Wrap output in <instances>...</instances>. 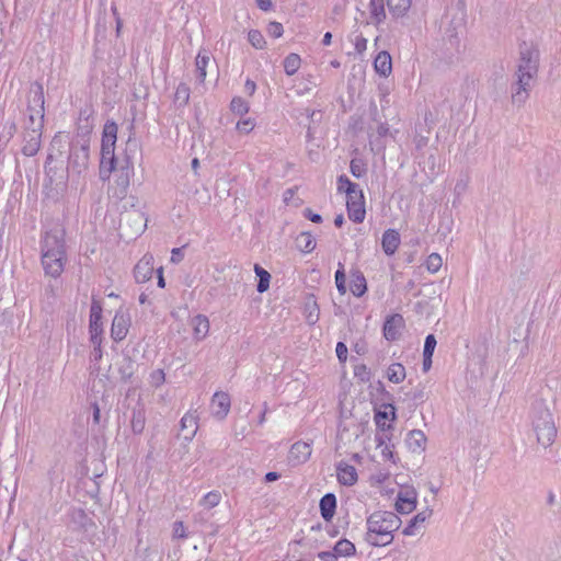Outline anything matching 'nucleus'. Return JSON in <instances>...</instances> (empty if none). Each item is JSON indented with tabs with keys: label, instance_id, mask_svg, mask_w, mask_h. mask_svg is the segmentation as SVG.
Masks as SVG:
<instances>
[{
	"label": "nucleus",
	"instance_id": "nucleus-27",
	"mask_svg": "<svg viewBox=\"0 0 561 561\" xmlns=\"http://www.w3.org/2000/svg\"><path fill=\"white\" fill-rule=\"evenodd\" d=\"M197 419L193 414H185L181 419V430L184 432V439L192 440L197 432Z\"/></svg>",
	"mask_w": 561,
	"mask_h": 561
},
{
	"label": "nucleus",
	"instance_id": "nucleus-60",
	"mask_svg": "<svg viewBox=\"0 0 561 561\" xmlns=\"http://www.w3.org/2000/svg\"><path fill=\"white\" fill-rule=\"evenodd\" d=\"M257 7L263 11H268L272 8V0H256Z\"/></svg>",
	"mask_w": 561,
	"mask_h": 561
},
{
	"label": "nucleus",
	"instance_id": "nucleus-64",
	"mask_svg": "<svg viewBox=\"0 0 561 561\" xmlns=\"http://www.w3.org/2000/svg\"><path fill=\"white\" fill-rule=\"evenodd\" d=\"M331 41H332V34L330 32H327L322 39L323 45L329 46L331 44Z\"/></svg>",
	"mask_w": 561,
	"mask_h": 561
},
{
	"label": "nucleus",
	"instance_id": "nucleus-63",
	"mask_svg": "<svg viewBox=\"0 0 561 561\" xmlns=\"http://www.w3.org/2000/svg\"><path fill=\"white\" fill-rule=\"evenodd\" d=\"M93 420L95 423L100 421V408L96 403L93 405Z\"/></svg>",
	"mask_w": 561,
	"mask_h": 561
},
{
	"label": "nucleus",
	"instance_id": "nucleus-2",
	"mask_svg": "<svg viewBox=\"0 0 561 561\" xmlns=\"http://www.w3.org/2000/svg\"><path fill=\"white\" fill-rule=\"evenodd\" d=\"M539 70V50L533 45L524 43L519 48V58L515 71V81L512 84V103L522 106L529 98Z\"/></svg>",
	"mask_w": 561,
	"mask_h": 561
},
{
	"label": "nucleus",
	"instance_id": "nucleus-31",
	"mask_svg": "<svg viewBox=\"0 0 561 561\" xmlns=\"http://www.w3.org/2000/svg\"><path fill=\"white\" fill-rule=\"evenodd\" d=\"M386 376L390 382L401 383L407 377V371L401 363H392L388 367Z\"/></svg>",
	"mask_w": 561,
	"mask_h": 561
},
{
	"label": "nucleus",
	"instance_id": "nucleus-38",
	"mask_svg": "<svg viewBox=\"0 0 561 561\" xmlns=\"http://www.w3.org/2000/svg\"><path fill=\"white\" fill-rule=\"evenodd\" d=\"M442 265L443 260L440 255L437 253L430 254L425 262L426 270L432 274L437 273L440 270Z\"/></svg>",
	"mask_w": 561,
	"mask_h": 561
},
{
	"label": "nucleus",
	"instance_id": "nucleus-32",
	"mask_svg": "<svg viewBox=\"0 0 561 561\" xmlns=\"http://www.w3.org/2000/svg\"><path fill=\"white\" fill-rule=\"evenodd\" d=\"M297 247L305 253H310L316 248V240L309 232H301L296 239Z\"/></svg>",
	"mask_w": 561,
	"mask_h": 561
},
{
	"label": "nucleus",
	"instance_id": "nucleus-11",
	"mask_svg": "<svg viewBox=\"0 0 561 561\" xmlns=\"http://www.w3.org/2000/svg\"><path fill=\"white\" fill-rule=\"evenodd\" d=\"M433 514V511L430 508H425L419 512L403 528L402 534L408 537H414L423 535L424 527L423 525L427 522Z\"/></svg>",
	"mask_w": 561,
	"mask_h": 561
},
{
	"label": "nucleus",
	"instance_id": "nucleus-51",
	"mask_svg": "<svg viewBox=\"0 0 561 561\" xmlns=\"http://www.w3.org/2000/svg\"><path fill=\"white\" fill-rule=\"evenodd\" d=\"M267 32L272 37L278 38L283 35V32H284L283 25L278 22H271L268 24Z\"/></svg>",
	"mask_w": 561,
	"mask_h": 561
},
{
	"label": "nucleus",
	"instance_id": "nucleus-1",
	"mask_svg": "<svg viewBox=\"0 0 561 561\" xmlns=\"http://www.w3.org/2000/svg\"><path fill=\"white\" fill-rule=\"evenodd\" d=\"M117 124L106 122L103 126L101 144L100 178L102 181L110 179L114 172V181L108 186V196L122 201L128 193L133 163L129 159L118 161L115 157V144L117 140Z\"/></svg>",
	"mask_w": 561,
	"mask_h": 561
},
{
	"label": "nucleus",
	"instance_id": "nucleus-8",
	"mask_svg": "<svg viewBox=\"0 0 561 561\" xmlns=\"http://www.w3.org/2000/svg\"><path fill=\"white\" fill-rule=\"evenodd\" d=\"M347 213L351 220L354 222H363L365 219V201L363 191L357 187L354 191L347 192Z\"/></svg>",
	"mask_w": 561,
	"mask_h": 561
},
{
	"label": "nucleus",
	"instance_id": "nucleus-25",
	"mask_svg": "<svg viewBox=\"0 0 561 561\" xmlns=\"http://www.w3.org/2000/svg\"><path fill=\"white\" fill-rule=\"evenodd\" d=\"M350 290L356 297H362L367 290L366 278L359 271H354L351 274Z\"/></svg>",
	"mask_w": 561,
	"mask_h": 561
},
{
	"label": "nucleus",
	"instance_id": "nucleus-36",
	"mask_svg": "<svg viewBox=\"0 0 561 561\" xmlns=\"http://www.w3.org/2000/svg\"><path fill=\"white\" fill-rule=\"evenodd\" d=\"M301 64V59L297 54H289L284 60V69L288 76L295 75Z\"/></svg>",
	"mask_w": 561,
	"mask_h": 561
},
{
	"label": "nucleus",
	"instance_id": "nucleus-52",
	"mask_svg": "<svg viewBox=\"0 0 561 561\" xmlns=\"http://www.w3.org/2000/svg\"><path fill=\"white\" fill-rule=\"evenodd\" d=\"M379 440V444H378V447L381 448V455L385 459L387 460H392L394 461V456H393V451H392V448L390 445L388 444H383L381 442V439H378Z\"/></svg>",
	"mask_w": 561,
	"mask_h": 561
},
{
	"label": "nucleus",
	"instance_id": "nucleus-19",
	"mask_svg": "<svg viewBox=\"0 0 561 561\" xmlns=\"http://www.w3.org/2000/svg\"><path fill=\"white\" fill-rule=\"evenodd\" d=\"M374 68L381 77H389L392 72V60L390 54L386 50L378 53L374 60Z\"/></svg>",
	"mask_w": 561,
	"mask_h": 561
},
{
	"label": "nucleus",
	"instance_id": "nucleus-47",
	"mask_svg": "<svg viewBox=\"0 0 561 561\" xmlns=\"http://www.w3.org/2000/svg\"><path fill=\"white\" fill-rule=\"evenodd\" d=\"M352 41L354 43L355 51L358 55L364 54L367 49V39L362 34H357Z\"/></svg>",
	"mask_w": 561,
	"mask_h": 561
},
{
	"label": "nucleus",
	"instance_id": "nucleus-12",
	"mask_svg": "<svg viewBox=\"0 0 561 561\" xmlns=\"http://www.w3.org/2000/svg\"><path fill=\"white\" fill-rule=\"evenodd\" d=\"M230 407H231V401H230V397L227 392H224V391L215 392V394L213 396V399H211V403H210L211 413L215 417H217L219 420H224L228 415V413L230 411Z\"/></svg>",
	"mask_w": 561,
	"mask_h": 561
},
{
	"label": "nucleus",
	"instance_id": "nucleus-62",
	"mask_svg": "<svg viewBox=\"0 0 561 561\" xmlns=\"http://www.w3.org/2000/svg\"><path fill=\"white\" fill-rule=\"evenodd\" d=\"M279 479V474L277 472L271 471L265 474L266 482H273Z\"/></svg>",
	"mask_w": 561,
	"mask_h": 561
},
{
	"label": "nucleus",
	"instance_id": "nucleus-6",
	"mask_svg": "<svg viewBox=\"0 0 561 561\" xmlns=\"http://www.w3.org/2000/svg\"><path fill=\"white\" fill-rule=\"evenodd\" d=\"M44 104L45 99L43 85L38 82H35L31 85L30 89L27 105L30 126L26 129H43L45 115Z\"/></svg>",
	"mask_w": 561,
	"mask_h": 561
},
{
	"label": "nucleus",
	"instance_id": "nucleus-61",
	"mask_svg": "<svg viewBox=\"0 0 561 561\" xmlns=\"http://www.w3.org/2000/svg\"><path fill=\"white\" fill-rule=\"evenodd\" d=\"M431 366H432V356L423 355V370L424 371L430 370Z\"/></svg>",
	"mask_w": 561,
	"mask_h": 561
},
{
	"label": "nucleus",
	"instance_id": "nucleus-45",
	"mask_svg": "<svg viewBox=\"0 0 561 561\" xmlns=\"http://www.w3.org/2000/svg\"><path fill=\"white\" fill-rule=\"evenodd\" d=\"M149 379L151 386L158 388L165 381V374L162 369H156L150 374Z\"/></svg>",
	"mask_w": 561,
	"mask_h": 561
},
{
	"label": "nucleus",
	"instance_id": "nucleus-57",
	"mask_svg": "<svg viewBox=\"0 0 561 561\" xmlns=\"http://www.w3.org/2000/svg\"><path fill=\"white\" fill-rule=\"evenodd\" d=\"M90 341L94 347L101 346L102 333H90Z\"/></svg>",
	"mask_w": 561,
	"mask_h": 561
},
{
	"label": "nucleus",
	"instance_id": "nucleus-55",
	"mask_svg": "<svg viewBox=\"0 0 561 561\" xmlns=\"http://www.w3.org/2000/svg\"><path fill=\"white\" fill-rule=\"evenodd\" d=\"M183 256L182 249L175 248L171 252V262L178 264L183 260Z\"/></svg>",
	"mask_w": 561,
	"mask_h": 561
},
{
	"label": "nucleus",
	"instance_id": "nucleus-15",
	"mask_svg": "<svg viewBox=\"0 0 561 561\" xmlns=\"http://www.w3.org/2000/svg\"><path fill=\"white\" fill-rule=\"evenodd\" d=\"M337 481L346 486H352L357 482L358 476L354 466L345 461H340L336 465Z\"/></svg>",
	"mask_w": 561,
	"mask_h": 561
},
{
	"label": "nucleus",
	"instance_id": "nucleus-43",
	"mask_svg": "<svg viewBox=\"0 0 561 561\" xmlns=\"http://www.w3.org/2000/svg\"><path fill=\"white\" fill-rule=\"evenodd\" d=\"M230 108L233 113L239 115H244L249 112L248 103L240 96H236L232 99L230 103Z\"/></svg>",
	"mask_w": 561,
	"mask_h": 561
},
{
	"label": "nucleus",
	"instance_id": "nucleus-39",
	"mask_svg": "<svg viewBox=\"0 0 561 561\" xmlns=\"http://www.w3.org/2000/svg\"><path fill=\"white\" fill-rule=\"evenodd\" d=\"M221 494L217 491L208 492L201 501V505L210 510L219 504Z\"/></svg>",
	"mask_w": 561,
	"mask_h": 561
},
{
	"label": "nucleus",
	"instance_id": "nucleus-14",
	"mask_svg": "<svg viewBox=\"0 0 561 561\" xmlns=\"http://www.w3.org/2000/svg\"><path fill=\"white\" fill-rule=\"evenodd\" d=\"M153 256L145 254L136 264L134 268V276L137 283H146L152 277L153 273Z\"/></svg>",
	"mask_w": 561,
	"mask_h": 561
},
{
	"label": "nucleus",
	"instance_id": "nucleus-18",
	"mask_svg": "<svg viewBox=\"0 0 561 561\" xmlns=\"http://www.w3.org/2000/svg\"><path fill=\"white\" fill-rule=\"evenodd\" d=\"M400 245V234L394 229H388L383 232L381 239V247L383 252L387 255H392L396 253Z\"/></svg>",
	"mask_w": 561,
	"mask_h": 561
},
{
	"label": "nucleus",
	"instance_id": "nucleus-5",
	"mask_svg": "<svg viewBox=\"0 0 561 561\" xmlns=\"http://www.w3.org/2000/svg\"><path fill=\"white\" fill-rule=\"evenodd\" d=\"M531 424L537 435V442L543 446H550L557 436V428L547 402L536 400L531 405Z\"/></svg>",
	"mask_w": 561,
	"mask_h": 561
},
{
	"label": "nucleus",
	"instance_id": "nucleus-4",
	"mask_svg": "<svg viewBox=\"0 0 561 561\" xmlns=\"http://www.w3.org/2000/svg\"><path fill=\"white\" fill-rule=\"evenodd\" d=\"M401 524V518L394 512L375 511L366 518L364 539L369 546L387 547L392 543Z\"/></svg>",
	"mask_w": 561,
	"mask_h": 561
},
{
	"label": "nucleus",
	"instance_id": "nucleus-21",
	"mask_svg": "<svg viewBox=\"0 0 561 561\" xmlns=\"http://www.w3.org/2000/svg\"><path fill=\"white\" fill-rule=\"evenodd\" d=\"M102 306L101 304L93 299L90 309V324L89 331L90 333H103L102 327Z\"/></svg>",
	"mask_w": 561,
	"mask_h": 561
},
{
	"label": "nucleus",
	"instance_id": "nucleus-59",
	"mask_svg": "<svg viewBox=\"0 0 561 561\" xmlns=\"http://www.w3.org/2000/svg\"><path fill=\"white\" fill-rule=\"evenodd\" d=\"M306 217L316 224H319L322 221L321 216L319 214H313L310 209H306Z\"/></svg>",
	"mask_w": 561,
	"mask_h": 561
},
{
	"label": "nucleus",
	"instance_id": "nucleus-44",
	"mask_svg": "<svg viewBox=\"0 0 561 561\" xmlns=\"http://www.w3.org/2000/svg\"><path fill=\"white\" fill-rule=\"evenodd\" d=\"M357 187H358V185L353 183V182H351L348 180V178L345 176V175H341L337 179V190L340 192H345L347 194V192H351L352 190L354 191Z\"/></svg>",
	"mask_w": 561,
	"mask_h": 561
},
{
	"label": "nucleus",
	"instance_id": "nucleus-10",
	"mask_svg": "<svg viewBox=\"0 0 561 561\" xmlns=\"http://www.w3.org/2000/svg\"><path fill=\"white\" fill-rule=\"evenodd\" d=\"M130 327V317L128 313L118 310L112 321L111 336L114 341L119 342L124 340Z\"/></svg>",
	"mask_w": 561,
	"mask_h": 561
},
{
	"label": "nucleus",
	"instance_id": "nucleus-48",
	"mask_svg": "<svg viewBox=\"0 0 561 561\" xmlns=\"http://www.w3.org/2000/svg\"><path fill=\"white\" fill-rule=\"evenodd\" d=\"M436 344L437 342L435 336L433 334L427 335L424 343L423 355L433 356Z\"/></svg>",
	"mask_w": 561,
	"mask_h": 561
},
{
	"label": "nucleus",
	"instance_id": "nucleus-40",
	"mask_svg": "<svg viewBox=\"0 0 561 561\" xmlns=\"http://www.w3.org/2000/svg\"><path fill=\"white\" fill-rule=\"evenodd\" d=\"M335 285H336L337 291L341 295L346 294V290H347L346 289V276H345L344 266L342 263H339V268L335 272Z\"/></svg>",
	"mask_w": 561,
	"mask_h": 561
},
{
	"label": "nucleus",
	"instance_id": "nucleus-20",
	"mask_svg": "<svg viewBox=\"0 0 561 561\" xmlns=\"http://www.w3.org/2000/svg\"><path fill=\"white\" fill-rule=\"evenodd\" d=\"M426 440V436L422 431L413 430L409 432L405 443L412 453L420 454L425 449Z\"/></svg>",
	"mask_w": 561,
	"mask_h": 561
},
{
	"label": "nucleus",
	"instance_id": "nucleus-7",
	"mask_svg": "<svg viewBox=\"0 0 561 561\" xmlns=\"http://www.w3.org/2000/svg\"><path fill=\"white\" fill-rule=\"evenodd\" d=\"M89 140L83 139L82 141H77L71 147V152L69 157V170L81 174L88 169L89 165Z\"/></svg>",
	"mask_w": 561,
	"mask_h": 561
},
{
	"label": "nucleus",
	"instance_id": "nucleus-13",
	"mask_svg": "<svg viewBox=\"0 0 561 561\" xmlns=\"http://www.w3.org/2000/svg\"><path fill=\"white\" fill-rule=\"evenodd\" d=\"M42 130L25 129L23 134L22 153L26 157L35 156L41 148Z\"/></svg>",
	"mask_w": 561,
	"mask_h": 561
},
{
	"label": "nucleus",
	"instance_id": "nucleus-41",
	"mask_svg": "<svg viewBox=\"0 0 561 561\" xmlns=\"http://www.w3.org/2000/svg\"><path fill=\"white\" fill-rule=\"evenodd\" d=\"M546 505L553 515L561 513V501L552 491H549L547 494Z\"/></svg>",
	"mask_w": 561,
	"mask_h": 561
},
{
	"label": "nucleus",
	"instance_id": "nucleus-26",
	"mask_svg": "<svg viewBox=\"0 0 561 561\" xmlns=\"http://www.w3.org/2000/svg\"><path fill=\"white\" fill-rule=\"evenodd\" d=\"M304 312L309 324L313 325L318 322L320 310L313 296H309L304 305Z\"/></svg>",
	"mask_w": 561,
	"mask_h": 561
},
{
	"label": "nucleus",
	"instance_id": "nucleus-30",
	"mask_svg": "<svg viewBox=\"0 0 561 561\" xmlns=\"http://www.w3.org/2000/svg\"><path fill=\"white\" fill-rule=\"evenodd\" d=\"M210 62V56L206 50H202L197 54L195 66H196V73L197 78L201 82H204L207 76V67Z\"/></svg>",
	"mask_w": 561,
	"mask_h": 561
},
{
	"label": "nucleus",
	"instance_id": "nucleus-46",
	"mask_svg": "<svg viewBox=\"0 0 561 561\" xmlns=\"http://www.w3.org/2000/svg\"><path fill=\"white\" fill-rule=\"evenodd\" d=\"M350 170H351V173L353 174V176H355L357 179L362 178L366 171L364 163L358 159H353L351 161Z\"/></svg>",
	"mask_w": 561,
	"mask_h": 561
},
{
	"label": "nucleus",
	"instance_id": "nucleus-53",
	"mask_svg": "<svg viewBox=\"0 0 561 561\" xmlns=\"http://www.w3.org/2000/svg\"><path fill=\"white\" fill-rule=\"evenodd\" d=\"M335 352L339 360L345 363L347 359V346L343 342H339Z\"/></svg>",
	"mask_w": 561,
	"mask_h": 561
},
{
	"label": "nucleus",
	"instance_id": "nucleus-35",
	"mask_svg": "<svg viewBox=\"0 0 561 561\" xmlns=\"http://www.w3.org/2000/svg\"><path fill=\"white\" fill-rule=\"evenodd\" d=\"M334 551L337 554V557H350L355 553V546L353 542H351L347 539H341L339 540L334 546Z\"/></svg>",
	"mask_w": 561,
	"mask_h": 561
},
{
	"label": "nucleus",
	"instance_id": "nucleus-22",
	"mask_svg": "<svg viewBox=\"0 0 561 561\" xmlns=\"http://www.w3.org/2000/svg\"><path fill=\"white\" fill-rule=\"evenodd\" d=\"M191 325L193 328V333L196 341L204 340L207 336L210 328L209 320L204 314L195 316L191 321Z\"/></svg>",
	"mask_w": 561,
	"mask_h": 561
},
{
	"label": "nucleus",
	"instance_id": "nucleus-29",
	"mask_svg": "<svg viewBox=\"0 0 561 561\" xmlns=\"http://www.w3.org/2000/svg\"><path fill=\"white\" fill-rule=\"evenodd\" d=\"M369 13L373 23H382L386 20L385 0H370Z\"/></svg>",
	"mask_w": 561,
	"mask_h": 561
},
{
	"label": "nucleus",
	"instance_id": "nucleus-37",
	"mask_svg": "<svg viewBox=\"0 0 561 561\" xmlns=\"http://www.w3.org/2000/svg\"><path fill=\"white\" fill-rule=\"evenodd\" d=\"M191 90L185 83H180L174 93V102L180 106H185L190 101Z\"/></svg>",
	"mask_w": 561,
	"mask_h": 561
},
{
	"label": "nucleus",
	"instance_id": "nucleus-3",
	"mask_svg": "<svg viewBox=\"0 0 561 561\" xmlns=\"http://www.w3.org/2000/svg\"><path fill=\"white\" fill-rule=\"evenodd\" d=\"M41 262L45 275L59 277L67 262L65 231L56 226L46 231L41 241Z\"/></svg>",
	"mask_w": 561,
	"mask_h": 561
},
{
	"label": "nucleus",
	"instance_id": "nucleus-17",
	"mask_svg": "<svg viewBox=\"0 0 561 561\" xmlns=\"http://www.w3.org/2000/svg\"><path fill=\"white\" fill-rule=\"evenodd\" d=\"M311 456V446L305 442L295 443L288 455V459L294 465L305 463Z\"/></svg>",
	"mask_w": 561,
	"mask_h": 561
},
{
	"label": "nucleus",
	"instance_id": "nucleus-9",
	"mask_svg": "<svg viewBox=\"0 0 561 561\" xmlns=\"http://www.w3.org/2000/svg\"><path fill=\"white\" fill-rule=\"evenodd\" d=\"M417 493L414 489H403L397 495L394 504L399 514H410L416 508Z\"/></svg>",
	"mask_w": 561,
	"mask_h": 561
},
{
	"label": "nucleus",
	"instance_id": "nucleus-33",
	"mask_svg": "<svg viewBox=\"0 0 561 561\" xmlns=\"http://www.w3.org/2000/svg\"><path fill=\"white\" fill-rule=\"evenodd\" d=\"M254 272L259 277L257 291L265 293L270 287L271 274L257 264L254 265Z\"/></svg>",
	"mask_w": 561,
	"mask_h": 561
},
{
	"label": "nucleus",
	"instance_id": "nucleus-42",
	"mask_svg": "<svg viewBox=\"0 0 561 561\" xmlns=\"http://www.w3.org/2000/svg\"><path fill=\"white\" fill-rule=\"evenodd\" d=\"M248 39L250 44L256 49H263L265 47V38L257 30H251L248 34Z\"/></svg>",
	"mask_w": 561,
	"mask_h": 561
},
{
	"label": "nucleus",
	"instance_id": "nucleus-34",
	"mask_svg": "<svg viewBox=\"0 0 561 561\" xmlns=\"http://www.w3.org/2000/svg\"><path fill=\"white\" fill-rule=\"evenodd\" d=\"M130 425L135 434H140L144 432L146 425V415L142 409L134 410Z\"/></svg>",
	"mask_w": 561,
	"mask_h": 561
},
{
	"label": "nucleus",
	"instance_id": "nucleus-56",
	"mask_svg": "<svg viewBox=\"0 0 561 561\" xmlns=\"http://www.w3.org/2000/svg\"><path fill=\"white\" fill-rule=\"evenodd\" d=\"M256 90V84L254 81L248 79L244 83V92L249 95H253Z\"/></svg>",
	"mask_w": 561,
	"mask_h": 561
},
{
	"label": "nucleus",
	"instance_id": "nucleus-23",
	"mask_svg": "<svg viewBox=\"0 0 561 561\" xmlns=\"http://www.w3.org/2000/svg\"><path fill=\"white\" fill-rule=\"evenodd\" d=\"M336 508V497L332 493H328L320 500V512L324 520L329 522L334 516Z\"/></svg>",
	"mask_w": 561,
	"mask_h": 561
},
{
	"label": "nucleus",
	"instance_id": "nucleus-54",
	"mask_svg": "<svg viewBox=\"0 0 561 561\" xmlns=\"http://www.w3.org/2000/svg\"><path fill=\"white\" fill-rule=\"evenodd\" d=\"M319 559L322 561H336L337 554L334 549L332 551H322L318 554Z\"/></svg>",
	"mask_w": 561,
	"mask_h": 561
},
{
	"label": "nucleus",
	"instance_id": "nucleus-50",
	"mask_svg": "<svg viewBox=\"0 0 561 561\" xmlns=\"http://www.w3.org/2000/svg\"><path fill=\"white\" fill-rule=\"evenodd\" d=\"M172 536H173V538H181V539L187 537L186 529H185L183 522H175L173 524Z\"/></svg>",
	"mask_w": 561,
	"mask_h": 561
},
{
	"label": "nucleus",
	"instance_id": "nucleus-58",
	"mask_svg": "<svg viewBox=\"0 0 561 561\" xmlns=\"http://www.w3.org/2000/svg\"><path fill=\"white\" fill-rule=\"evenodd\" d=\"M112 12H113V15L115 16V21H116V32H117V34H119L122 25H123L122 19L117 12L116 7H112Z\"/></svg>",
	"mask_w": 561,
	"mask_h": 561
},
{
	"label": "nucleus",
	"instance_id": "nucleus-49",
	"mask_svg": "<svg viewBox=\"0 0 561 561\" xmlns=\"http://www.w3.org/2000/svg\"><path fill=\"white\" fill-rule=\"evenodd\" d=\"M254 126L255 123L252 118H245L243 121H239L236 127L240 133L249 134L254 128Z\"/></svg>",
	"mask_w": 561,
	"mask_h": 561
},
{
	"label": "nucleus",
	"instance_id": "nucleus-24",
	"mask_svg": "<svg viewBox=\"0 0 561 561\" xmlns=\"http://www.w3.org/2000/svg\"><path fill=\"white\" fill-rule=\"evenodd\" d=\"M133 221L135 224L134 230L131 234L138 236L141 234L146 229V218L144 217V214L139 211H133L130 214H127L124 218V221L121 224V229H125V226Z\"/></svg>",
	"mask_w": 561,
	"mask_h": 561
},
{
	"label": "nucleus",
	"instance_id": "nucleus-28",
	"mask_svg": "<svg viewBox=\"0 0 561 561\" xmlns=\"http://www.w3.org/2000/svg\"><path fill=\"white\" fill-rule=\"evenodd\" d=\"M412 0H387L389 12L393 18H403L409 12Z\"/></svg>",
	"mask_w": 561,
	"mask_h": 561
},
{
	"label": "nucleus",
	"instance_id": "nucleus-16",
	"mask_svg": "<svg viewBox=\"0 0 561 561\" xmlns=\"http://www.w3.org/2000/svg\"><path fill=\"white\" fill-rule=\"evenodd\" d=\"M404 321L402 316L393 314L387 318L383 324V335L388 341H396L400 337Z\"/></svg>",
	"mask_w": 561,
	"mask_h": 561
}]
</instances>
